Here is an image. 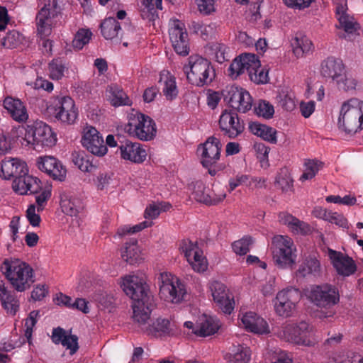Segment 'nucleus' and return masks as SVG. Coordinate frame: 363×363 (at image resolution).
<instances>
[{
    "mask_svg": "<svg viewBox=\"0 0 363 363\" xmlns=\"http://www.w3.org/2000/svg\"><path fill=\"white\" fill-rule=\"evenodd\" d=\"M124 293L133 300V320L141 318V311L146 306L152 305V296L150 294L146 278L143 274H130L122 277L118 281ZM147 313L142 315L147 318Z\"/></svg>",
    "mask_w": 363,
    "mask_h": 363,
    "instance_id": "obj_1",
    "label": "nucleus"
},
{
    "mask_svg": "<svg viewBox=\"0 0 363 363\" xmlns=\"http://www.w3.org/2000/svg\"><path fill=\"white\" fill-rule=\"evenodd\" d=\"M0 268L11 286L18 292L28 290L35 282L33 269L29 264L19 259H5Z\"/></svg>",
    "mask_w": 363,
    "mask_h": 363,
    "instance_id": "obj_2",
    "label": "nucleus"
},
{
    "mask_svg": "<svg viewBox=\"0 0 363 363\" xmlns=\"http://www.w3.org/2000/svg\"><path fill=\"white\" fill-rule=\"evenodd\" d=\"M338 128L347 134H353L363 129V101L352 98L341 106Z\"/></svg>",
    "mask_w": 363,
    "mask_h": 363,
    "instance_id": "obj_3",
    "label": "nucleus"
},
{
    "mask_svg": "<svg viewBox=\"0 0 363 363\" xmlns=\"http://www.w3.org/2000/svg\"><path fill=\"white\" fill-rule=\"evenodd\" d=\"M124 132L131 138L141 141H150L157 135V125L149 116L133 110L128 114Z\"/></svg>",
    "mask_w": 363,
    "mask_h": 363,
    "instance_id": "obj_4",
    "label": "nucleus"
},
{
    "mask_svg": "<svg viewBox=\"0 0 363 363\" xmlns=\"http://www.w3.org/2000/svg\"><path fill=\"white\" fill-rule=\"evenodd\" d=\"M183 71L189 82L198 86L211 83L215 77V70L211 62L199 55L190 56Z\"/></svg>",
    "mask_w": 363,
    "mask_h": 363,
    "instance_id": "obj_5",
    "label": "nucleus"
},
{
    "mask_svg": "<svg viewBox=\"0 0 363 363\" xmlns=\"http://www.w3.org/2000/svg\"><path fill=\"white\" fill-rule=\"evenodd\" d=\"M152 306V305L146 306L140 313L141 315L143 313H147V318L141 315V318L138 320H134L138 323L140 329L147 335L156 337L177 335L179 333V326L174 320L159 318L151 324L149 323Z\"/></svg>",
    "mask_w": 363,
    "mask_h": 363,
    "instance_id": "obj_6",
    "label": "nucleus"
},
{
    "mask_svg": "<svg viewBox=\"0 0 363 363\" xmlns=\"http://www.w3.org/2000/svg\"><path fill=\"white\" fill-rule=\"evenodd\" d=\"M278 336L290 343L306 347L313 346L318 342L313 327L304 321L283 325Z\"/></svg>",
    "mask_w": 363,
    "mask_h": 363,
    "instance_id": "obj_7",
    "label": "nucleus"
},
{
    "mask_svg": "<svg viewBox=\"0 0 363 363\" xmlns=\"http://www.w3.org/2000/svg\"><path fill=\"white\" fill-rule=\"evenodd\" d=\"M57 142L56 134L50 126L43 121H37L33 125L28 126L23 138V145L30 146L34 150L52 147Z\"/></svg>",
    "mask_w": 363,
    "mask_h": 363,
    "instance_id": "obj_8",
    "label": "nucleus"
},
{
    "mask_svg": "<svg viewBox=\"0 0 363 363\" xmlns=\"http://www.w3.org/2000/svg\"><path fill=\"white\" fill-rule=\"evenodd\" d=\"M160 287L159 295L164 301L171 303H180L186 296L184 283L175 275L169 273H160L158 277Z\"/></svg>",
    "mask_w": 363,
    "mask_h": 363,
    "instance_id": "obj_9",
    "label": "nucleus"
},
{
    "mask_svg": "<svg viewBox=\"0 0 363 363\" xmlns=\"http://www.w3.org/2000/svg\"><path fill=\"white\" fill-rule=\"evenodd\" d=\"M272 254L275 264L280 268H293L297 258V249L293 240L284 235L272 239Z\"/></svg>",
    "mask_w": 363,
    "mask_h": 363,
    "instance_id": "obj_10",
    "label": "nucleus"
},
{
    "mask_svg": "<svg viewBox=\"0 0 363 363\" xmlns=\"http://www.w3.org/2000/svg\"><path fill=\"white\" fill-rule=\"evenodd\" d=\"M47 111L57 120L67 124H73L78 116L74 101L67 96L51 97L47 102Z\"/></svg>",
    "mask_w": 363,
    "mask_h": 363,
    "instance_id": "obj_11",
    "label": "nucleus"
},
{
    "mask_svg": "<svg viewBox=\"0 0 363 363\" xmlns=\"http://www.w3.org/2000/svg\"><path fill=\"white\" fill-rule=\"evenodd\" d=\"M301 298V292L295 288H286L278 291L272 301L274 313L283 318L292 316Z\"/></svg>",
    "mask_w": 363,
    "mask_h": 363,
    "instance_id": "obj_12",
    "label": "nucleus"
},
{
    "mask_svg": "<svg viewBox=\"0 0 363 363\" xmlns=\"http://www.w3.org/2000/svg\"><path fill=\"white\" fill-rule=\"evenodd\" d=\"M43 6L36 16L38 32L48 35L50 33L54 19L60 13L64 0H43Z\"/></svg>",
    "mask_w": 363,
    "mask_h": 363,
    "instance_id": "obj_13",
    "label": "nucleus"
},
{
    "mask_svg": "<svg viewBox=\"0 0 363 363\" xmlns=\"http://www.w3.org/2000/svg\"><path fill=\"white\" fill-rule=\"evenodd\" d=\"M179 249L194 272L201 273L207 270V259L196 242L184 240L180 244Z\"/></svg>",
    "mask_w": 363,
    "mask_h": 363,
    "instance_id": "obj_14",
    "label": "nucleus"
},
{
    "mask_svg": "<svg viewBox=\"0 0 363 363\" xmlns=\"http://www.w3.org/2000/svg\"><path fill=\"white\" fill-rule=\"evenodd\" d=\"M208 287L216 306L223 313L230 314L234 310L235 301L226 286L220 281H212Z\"/></svg>",
    "mask_w": 363,
    "mask_h": 363,
    "instance_id": "obj_15",
    "label": "nucleus"
},
{
    "mask_svg": "<svg viewBox=\"0 0 363 363\" xmlns=\"http://www.w3.org/2000/svg\"><path fill=\"white\" fill-rule=\"evenodd\" d=\"M169 26V38L174 50L180 55H187L189 52V45L184 23L174 19L170 21Z\"/></svg>",
    "mask_w": 363,
    "mask_h": 363,
    "instance_id": "obj_16",
    "label": "nucleus"
},
{
    "mask_svg": "<svg viewBox=\"0 0 363 363\" xmlns=\"http://www.w3.org/2000/svg\"><path fill=\"white\" fill-rule=\"evenodd\" d=\"M81 143L84 148L96 156L103 157L107 153L108 149L102 135L93 126L84 128Z\"/></svg>",
    "mask_w": 363,
    "mask_h": 363,
    "instance_id": "obj_17",
    "label": "nucleus"
},
{
    "mask_svg": "<svg viewBox=\"0 0 363 363\" xmlns=\"http://www.w3.org/2000/svg\"><path fill=\"white\" fill-rule=\"evenodd\" d=\"M309 298L316 306L323 308L333 306L339 300L336 289L330 285L314 286L310 292Z\"/></svg>",
    "mask_w": 363,
    "mask_h": 363,
    "instance_id": "obj_18",
    "label": "nucleus"
},
{
    "mask_svg": "<svg viewBox=\"0 0 363 363\" xmlns=\"http://www.w3.org/2000/svg\"><path fill=\"white\" fill-rule=\"evenodd\" d=\"M38 168L48 174L53 179L63 181L67 170L60 161L52 156H41L37 158Z\"/></svg>",
    "mask_w": 363,
    "mask_h": 363,
    "instance_id": "obj_19",
    "label": "nucleus"
},
{
    "mask_svg": "<svg viewBox=\"0 0 363 363\" xmlns=\"http://www.w3.org/2000/svg\"><path fill=\"white\" fill-rule=\"evenodd\" d=\"M242 326L247 331L257 335L269 334L270 327L267 321L252 311L246 312L240 315Z\"/></svg>",
    "mask_w": 363,
    "mask_h": 363,
    "instance_id": "obj_20",
    "label": "nucleus"
},
{
    "mask_svg": "<svg viewBox=\"0 0 363 363\" xmlns=\"http://www.w3.org/2000/svg\"><path fill=\"white\" fill-rule=\"evenodd\" d=\"M221 144L215 137H210L198 147V152L201 156V163L206 167H211L220 158Z\"/></svg>",
    "mask_w": 363,
    "mask_h": 363,
    "instance_id": "obj_21",
    "label": "nucleus"
},
{
    "mask_svg": "<svg viewBox=\"0 0 363 363\" xmlns=\"http://www.w3.org/2000/svg\"><path fill=\"white\" fill-rule=\"evenodd\" d=\"M219 126L225 135L235 138L242 133L244 125L240 121L238 114L233 111L225 110L219 119Z\"/></svg>",
    "mask_w": 363,
    "mask_h": 363,
    "instance_id": "obj_22",
    "label": "nucleus"
},
{
    "mask_svg": "<svg viewBox=\"0 0 363 363\" xmlns=\"http://www.w3.org/2000/svg\"><path fill=\"white\" fill-rule=\"evenodd\" d=\"M228 94V104L233 109L242 113L251 109L253 100L247 90L238 86L231 87Z\"/></svg>",
    "mask_w": 363,
    "mask_h": 363,
    "instance_id": "obj_23",
    "label": "nucleus"
},
{
    "mask_svg": "<svg viewBox=\"0 0 363 363\" xmlns=\"http://www.w3.org/2000/svg\"><path fill=\"white\" fill-rule=\"evenodd\" d=\"M328 256L333 267L338 274L348 277L355 272L357 269L356 264L354 261L347 255L330 249L328 250Z\"/></svg>",
    "mask_w": 363,
    "mask_h": 363,
    "instance_id": "obj_24",
    "label": "nucleus"
},
{
    "mask_svg": "<svg viewBox=\"0 0 363 363\" xmlns=\"http://www.w3.org/2000/svg\"><path fill=\"white\" fill-rule=\"evenodd\" d=\"M123 160L135 164H141L147 158V153L143 145L136 142L126 141L119 147Z\"/></svg>",
    "mask_w": 363,
    "mask_h": 363,
    "instance_id": "obj_25",
    "label": "nucleus"
},
{
    "mask_svg": "<svg viewBox=\"0 0 363 363\" xmlns=\"http://www.w3.org/2000/svg\"><path fill=\"white\" fill-rule=\"evenodd\" d=\"M28 173L26 163L17 157H6L0 163V177L5 179Z\"/></svg>",
    "mask_w": 363,
    "mask_h": 363,
    "instance_id": "obj_26",
    "label": "nucleus"
},
{
    "mask_svg": "<svg viewBox=\"0 0 363 363\" xmlns=\"http://www.w3.org/2000/svg\"><path fill=\"white\" fill-rule=\"evenodd\" d=\"M188 189L191 191V196L197 202L203 203L206 205H216L223 201L226 195L225 193L220 194L210 195L205 191V185L203 182L197 181L191 182L188 186Z\"/></svg>",
    "mask_w": 363,
    "mask_h": 363,
    "instance_id": "obj_27",
    "label": "nucleus"
},
{
    "mask_svg": "<svg viewBox=\"0 0 363 363\" xmlns=\"http://www.w3.org/2000/svg\"><path fill=\"white\" fill-rule=\"evenodd\" d=\"M12 188L16 193L20 195H25L28 193L38 194L41 189V182L38 178L26 173V174L15 178Z\"/></svg>",
    "mask_w": 363,
    "mask_h": 363,
    "instance_id": "obj_28",
    "label": "nucleus"
},
{
    "mask_svg": "<svg viewBox=\"0 0 363 363\" xmlns=\"http://www.w3.org/2000/svg\"><path fill=\"white\" fill-rule=\"evenodd\" d=\"M318 257V252L315 251L304 252L298 265L297 274L301 277H306L318 274L320 271V263Z\"/></svg>",
    "mask_w": 363,
    "mask_h": 363,
    "instance_id": "obj_29",
    "label": "nucleus"
},
{
    "mask_svg": "<svg viewBox=\"0 0 363 363\" xmlns=\"http://www.w3.org/2000/svg\"><path fill=\"white\" fill-rule=\"evenodd\" d=\"M3 106L14 121L23 123L28 120L27 109L18 99L6 97L3 101Z\"/></svg>",
    "mask_w": 363,
    "mask_h": 363,
    "instance_id": "obj_30",
    "label": "nucleus"
},
{
    "mask_svg": "<svg viewBox=\"0 0 363 363\" xmlns=\"http://www.w3.org/2000/svg\"><path fill=\"white\" fill-rule=\"evenodd\" d=\"M220 327V323L217 318L203 314L199 318L194 334L202 337L209 336L217 333Z\"/></svg>",
    "mask_w": 363,
    "mask_h": 363,
    "instance_id": "obj_31",
    "label": "nucleus"
},
{
    "mask_svg": "<svg viewBox=\"0 0 363 363\" xmlns=\"http://www.w3.org/2000/svg\"><path fill=\"white\" fill-rule=\"evenodd\" d=\"M336 16L340 26L345 33L353 34L359 29L358 23L354 18L347 13V6L346 3H341L337 5Z\"/></svg>",
    "mask_w": 363,
    "mask_h": 363,
    "instance_id": "obj_32",
    "label": "nucleus"
},
{
    "mask_svg": "<svg viewBox=\"0 0 363 363\" xmlns=\"http://www.w3.org/2000/svg\"><path fill=\"white\" fill-rule=\"evenodd\" d=\"M345 70L340 59L329 57L321 63L320 72L325 77L331 78L334 82Z\"/></svg>",
    "mask_w": 363,
    "mask_h": 363,
    "instance_id": "obj_33",
    "label": "nucleus"
},
{
    "mask_svg": "<svg viewBox=\"0 0 363 363\" xmlns=\"http://www.w3.org/2000/svg\"><path fill=\"white\" fill-rule=\"evenodd\" d=\"M52 340L55 344L61 343L67 350H69L70 354H74L79 348L77 337L67 334L61 328L53 329Z\"/></svg>",
    "mask_w": 363,
    "mask_h": 363,
    "instance_id": "obj_34",
    "label": "nucleus"
},
{
    "mask_svg": "<svg viewBox=\"0 0 363 363\" xmlns=\"http://www.w3.org/2000/svg\"><path fill=\"white\" fill-rule=\"evenodd\" d=\"M280 223L287 225L289 230L298 235H307L311 232V226L298 218L286 213H281L279 215Z\"/></svg>",
    "mask_w": 363,
    "mask_h": 363,
    "instance_id": "obj_35",
    "label": "nucleus"
},
{
    "mask_svg": "<svg viewBox=\"0 0 363 363\" xmlns=\"http://www.w3.org/2000/svg\"><path fill=\"white\" fill-rule=\"evenodd\" d=\"M160 85L164 96L167 100L172 101L178 95V88L175 77L168 71H163L160 74Z\"/></svg>",
    "mask_w": 363,
    "mask_h": 363,
    "instance_id": "obj_36",
    "label": "nucleus"
},
{
    "mask_svg": "<svg viewBox=\"0 0 363 363\" xmlns=\"http://www.w3.org/2000/svg\"><path fill=\"white\" fill-rule=\"evenodd\" d=\"M248 128L253 135L260 137L270 143L276 144L277 143V130L272 127L254 121L249 123Z\"/></svg>",
    "mask_w": 363,
    "mask_h": 363,
    "instance_id": "obj_37",
    "label": "nucleus"
},
{
    "mask_svg": "<svg viewBox=\"0 0 363 363\" xmlns=\"http://www.w3.org/2000/svg\"><path fill=\"white\" fill-rule=\"evenodd\" d=\"M123 260L130 264L139 262L145 259L142 250L136 240L126 242L121 252Z\"/></svg>",
    "mask_w": 363,
    "mask_h": 363,
    "instance_id": "obj_38",
    "label": "nucleus"
},
{
    "mask_svg": "<svg viewBox=\"0 0 363 363\" xmlns=\"http://www.w3.org/2000/svg\"><path fill=\"white\" fill-rule=\"evenodd\" d=\"M293 53L297 58L303 57L312 52L313 45L312 41L305 35H297L291 41Z\"/></svg>",
    "mask_w": 363,
    "mask_h": 363,
    "instance_id": "obj_39",
    "label": "nucleus"
},
{
    "mask_svg": "<svg viewBox=\"0 0 363 363\" xmlns=\"http://www.w3.org/2000/svg\"><path fill=\"white\" fill-rule=\"evenodd\" d=\"M62 211L70 216H77L84 209L82 201L74 196L64 195L61 199Z\"/></svg>",
    "mask_w": 363,
    "mask_h": 363,
    "instance_id": "obj_40",
    "label": "nucleus"
},
{
    "mask_svg": "<svg viewBox=\"0 0 363 363\" xmlns=\"http://www.w3.org/2000/svg\"><path fill=\"white\" fill-rule=\"evenodd\" d=\"M91 298L100 310L111 313L116 308V298L113 293L99 291L92 295Z\"/></svg>",
    "mask_w": 363,
    "mask_h": 363,
    "instance_id": "obj_41",
    "label": "nucleus"
},
{
    "mask_svg": "<svg viewBox=\"0 0 363 363\" xmlns=\"http://www.w3.org/2000/svg\"><path fill=\"white\" fill-rule=\"evenodd\" d=\"M49 77L53 80H60L68 77L67 64L60 58L53 59L48 65Z\"/></svg>",
    "mask_w": 363,
    "mask_h": 363,
    "instance_id": "obj_42",
    "label": "nucleus"
},
{
    "mask_svg": "<svg viewBox=\"0 0 363 363\" xmlns=\"http://www.w3.org/2000/svg\"><path fill=\"white\" fill-rule=\"evenodd\" d=\"M250 358L251 351L250 348L240 345L225 356V359L228 363H249Z\"/></svg>",
    "mask_w": 363,
    "mask_h": 363,
    "instance_id": "obj_43",
    "label": "nucleus"
},
{
    "mask_svg": "<svg viewBox=\"0 0 363 363\" xmlns=\"http://www.w3.org/2000/svg\"><path fill=\"white\" fill-rule=\"evenodd\" d=\"M276 100L278 105L287 111H292L296 105L294 93L288 89L279 90Z\"/></svg>",
    "mask_w": 363,
    "mask_h": 363,
    "instance_id": "obj_44",
    "label": "nucleus"
},
{
    "mask_svg": "<svg viewBox=\"0 0 363 363\" xmlns=\"http://www.w3.org/2000/svg\"><path fill=\"white\" fill-rule=\"evenodd\" d=\"M335 83L339 90L349 92L356 89L358 81L352 74L345 70Z\"/></svg>",
    "mask_w": 363,
    "mask_h": 363,
    "instance_id": "obj_45",
    "label": "nucleus"
},
{
    "mask_svg": "<svg viewBox=\"0 0 363 363\" xmlns=\"http://www.w3.org/2000/svg\"><path fill=\"white\" fill-rule=\"evenodd\" d=\"M110 101L113 106H131L132 101L127 94L116 85H111L109 87Z\"/></svg>",
    "mask_w": 363,
    "mask_h": 363,
    "instance_id": "obj_46",
    "label": "nucleus"
},
{
    "mask_svg": "<svg viewBox=\"0 0 363 363\" xmlns=\"http://www.w3.org/2000/svg\"><path fill=\"white\" fill-rule=\"evenodd\" d=\"M172 205L169 202H152L149 203L144 212V217L148 220L156 219L162 212L169 211Z\"/></svg>",
    "mask_w": 363,
    "mask_h": 363,
    "instance_id": "obj_47",
    "label": "nucleus"
},
{
    "mask_svg": "<svg viewBox=\"0 0 363 363\" xmlns=\"http://www.w3.org/2000/svg\"><path fill=\"white\" fill-rule=\"evenodd\" d=\"M120 30L119 23L112 17L106 18L101 24V34L106 39L114 38L118 35Z\"/></svg>",
    "mask_w": 363,
    "mask_h": 363,
    "instance_id": "obj_48",
    "label": "nucleus"
},
{
    "mask_svg": "<svg viewBox=\"0 0 363 363\" xmlns=\"http://www.w3.org/2000/svg\"><path fill=\"white\" fill-rule=\"evenodd\" d=\"M322 164L321 162L316 160H306L300 181L304 182L313 179L322 168Z\"/></svg>",
    "mask_w": 363,
    "mask_h": 363,
    "instance_id": "obj_49",
    "label": "nucleus"
},
{
    "mask_svg": "<svg viewBox=\"0 0 363 363\" xmlns=\"http://www.w3.org/2000/svg\"><path fill=\"white\" fill-rule=\"evenodd\" d=\"M275 186L284 192L292 190L293 179L286 169H281L278 173L275 179Z\"/></svg>",
    "mask_w": 363,
    "mask_h": 363,
    "instance_id": "obj_50",
    "label": "nucleus"
},
{
    "mask_svg": "<svg viewBox=\"0 0 363 363\" xmlns=\"http://www.w3.org/2000/svg\"><path fill=\"white\" fill-rule=\"evenodd\" d=\"M1 304L6 312L15 315L19 307L18 300L10 292H6L0 297Z\"/></svg>",
    "mask_w": 363,
    "mask_h": 363,
    "instance_id": "obj_51",
    "label": "nucleus"
},
{
    "mask_svg": "<svg viewBox=\"0 0 363 363\" xmlns=\"http://www.w3.org/2000/svg\"><path fill=\"white\" fill-rule=\"evenodd\" d=\"M92 36V33L89 29L80 28L76 33L72 40V45L77 50H81L85 45L89 43Z\"/></svg>",
    "mask_w": 363,
    "mask_h": 363,
    "instance_id": "obj_52",
    "label": "nucleus"
},
{
    "mask_svg": "<svg viewBox=\"0 0 363 363\" xmlns=\"http://www.w3.org/2000/svg\"><path fill=\"white\" fill-rule=\"evenodd\" d=\"M152 221L145 220L138 224H136L133 226H130L127 225H123L118 228L116 235H118L120 238H122L126 235H131L140 232L145 228L152 226Z\"/></svg>",
    "mask_w": 363,
    "mask_h": 363,
    "instance_id": "obj_53",
    "label": "nucleus"
},
{
    "mask_svg": "<svg viewBox=\"0 0 363 363\" xmlns=\"http://www.w3.org/2000/svg\"><path fill=\"white\" fill-rule=\"evenodd\" d=\"M255 113L266 119H269L273 117L274 113V106L269 101L265 100H259L255 105Z\"/></svg>",
    "mask_w": 363,
    "mask_h": 363,
    "instance_id": "obj_54",
    "label": "nucleus"
},
{
    "mask_svg": "<svg viewBox=\"0 0 363 363\" xmlns=\"http://www.w3.org/2000/svg\"><path fill=\"white\" fill-rule=\"evenodd\" d=\"M254 149L261 167L267 168L269 166L268 155L270 148L262 143H256L254 145Z\"/></svg>",
    "mask_w": 363,
    "mask_h": 363,
    "instance_id": "obj_55",
    "label": "nucleus"
},
{
    "mask_svg": "<svg viewBox=\"0 0 363 363\" xmlns=\"http://www.w3.org/2000/svg\"><path fill=\"white\" fill-rule=\"evenodd\" d=\"M252 242L253 240L250 236H245L235 241L232 245L233 252L239 255H245L250 251V247Z\"/></svg>",
    "mask_w": 363,
    "mask_h": 363,
    "instance_id": "obj_56",
    "label": "nucleus"
},
{
    "mask_svg": "<svg viewBox=\"0 0 363 363\" xmlns=\"http://www.w3.org/2000/svg\"><path fill=\"white\" fill-rule=\"evenodd\" d=\"M248 75L250 79L257 84H266L269 81L268 70L262 67L260 62L257 68H255Z\"/></svg>",
    "mask_w": 363,
    "mask_h": 363,
    "instance_id": "obj_57",
    "label": "nucleus"
},
{
    "mask_svg": "<svg viewBox=\"0 0 363 363\" xmlns=\"http://www.w3.org/2000/svg\"><path fill=\"white\" fill-rule=\"evenodd\" d=\"M38 316H39V311H33L29 313L28 317L25 320L24 337L29 344H30L32 334H33V329L37 322V318Z\"/></svg>",
    "mask_w": 363,
    "mask_h": 363,
    "instance_id": "obj_58",
    "label": "nucleus"
},
{
    "mask_svg": "<svg viewBox=\"0 0 363 363\" xmlns=\"http://www.w3.org/2000/svg\"><path fill=\"white\" fill-rule=\"evenodd\" d=\"M328 363H363V357L358 354L351 356L335 354L329 358Z\"/></svg>",
    "mask_w": 363,
    "mask_h": 363,
    "instance_id": "obj_59",
    "label": "nucleus"
},
{
    "mask_svg": "<svg viewBox=\"0 0 363 363\" xmlns=\"http://www.w3.org/2000/svg\"><path fill=\"white\" fill-rule=\"evenodd\" d=\"M242 61L244 65L245 71H247L248 74L255 68H257L259 65V60L255 54L245 53L240 55Z\"/></svg>",
    "mask_w": 363,
    "mask_h": 363,
    "instance_id": "obj_60",
    "label": "nucleus"
},
{
    "mask_svg": "<svg viewBox=\"0 0 363 363\" xmlns=\"http://www.w3.org/2000/svg\"><path fill=\"white\" fill-rule=\"evenodd\" d=\"M228 75L233 79H237L245 71L244 65L241 59V56L235 58L231 62L228 69Z\"/></svg>",
    "mask_w": 363,
    "mask_h": 363,
    "instance_id": "obj_61",
    "label": "nucleus"
},
{
    "mask_svg": "<svg viewBox=\"0 0 363 363\" xmlns=\"http://www.w3.org/2000/svg\"><path fill=\"white\" fill-rule=\"evenodd\" d=\"M39 195L36 196V203L38 211H40L44 208L47 201L51 196V187L48 185L43 186L41 185V189L38 192Z\"/></svg>",
    "mask_w": 363,
    "mask_h": 363,
    "instance_id": "obj_62",
    "label": "nucleus"
},
{
    "mask_svg": "<svg viewBox=\"0 0 363 363\" xmlns=\"http://www.w3.org/2000/svg\"><path fill=\"white\" fill-rule=\"evenodd\" d=\"M250 190L258 191L267 188V179L261 177L250 176V179L247 184Z\"/></svg>",
    "mask_w": 363,
    "mask_h": 363,
    "instance_id": "obj_63",
    "label": "nucleus"
},
{
    "mask_svg": "<svg viewBox=\"0 0 363 363\" xmlns=\"http://www.w3.org/2000/svg\"><path fill=\"white\" fill-rule=\"evenodd\" d=\"M198 9L204 15L211 14L215 11L214 0H196Z\"/></svg>",
    "mask_w": 363,
    "mask_h": 363,
    "instance_id": "obj_64",
    "label": "nucleus"
}]
</instances>
